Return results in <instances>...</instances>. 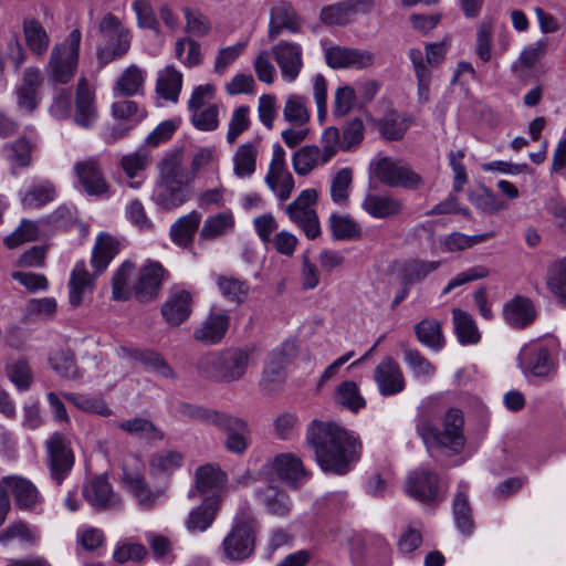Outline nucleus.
<instances>
[{"label":"nucleus","instance_id":"1","mask_svg":"<svg viewBox=\"0 0 566 566\" xmlns=\"http://www.w3.org/2000/svg\"><path fill=\"white\" fill-rule=\"evenodd\" d=\"M306 443L323 471L339 475L346 474L361 453L358 436L331 421L313 420L306 430Z\"/></svg>","mask_w":566,"mask_h":566},{"label":"nucleus","instance_id":"2","mask_svg":"<svg viewBox=\"0 0 566 566\" xmlns=\"http://www.w3.org/2000/svg\"><path fill=\"white\" fill-rule=\"evenodd\" d=\"M119 252L118 241L107 233L97 237L92 251V266L95 275L91 274L84 261L76 262L69 281V302L72 306H80L87 293H92L95 285V276L103 273L111 261Z\"/></svg>","mask_w":566,"mask_h":566},{"label":"nucleus","instance_id":"3","mask_svg":"<svg viewBox=\"0 0 566 566\" xmlns=\"http://www.w3.org/2000/svg\"><path fill=\"white\" fill-rule=\"evenodd\" d=\"M250 360L251 350L248 348L216 350L198 359L197 370L205 379L230 384L245 376Z\"/></svg>","mask_w":566,"mask_h":566},{"label":"nucleus","instance_id":"4","mask_svg":"<svg viewBox=\"0 0 566 566\" xmlns=\"http://www.w3.org/2000/svg\"><path fill=\"white\" fill-rule=\"evenodd\" d=\"M464 418L460 409L450 408L443 419V430L432 423V416L423 412L417 419L416 429L427 449L444 448L453 453H460L464 447Z\"/></svg>","mask_w":566,"mask_h":566},{"label":"nucleus","instance_id":"5","mask_svg":"<svg viewBox=\"0 0 566 566\" xmlns=\"http://www.w3.org/2000/svg\"><path fill=\"white\" fill-rule=\"evenodd\" d=\"M82 34L74 29L66 39L55 43L45 66L50 85H65L74 77L78 64V51Z\"/></svg>","mask_w":566,"mask_h":566},{"label":"nucleus","instance_id":"6","mask_svg":"<svg viewBox=\"0 0 566 566\" xmlns=\"http://www.w3.org/2000/svg\"><path fill=\"white\" fill-rule=\"evenodd\" d=\"M98 31L105 41V45L97 51L101 63H111L129 51L132 34L114 14L107 13L102 19Z\"/></svg>","mask_w":566,"mask_h":566},{"label":"nucleus","instance_id":"7","mask_svg":"<svg viewBox=\"0 0 566 566\" xmlns=\"http://www.w3.org/2000/svg\"><path fill=\"white\" fill-rule=\"evenodd\" d=\"M370 168L375 178L388 187L416 190L423 186V179L419 174L390 157L373 160Z\"/></svg>","mask_w":566,"mask_h":566},{"label":"nucleus","instance_id":"8","mask_svg":"<svg viewBox=\"0 0 566 566\" xmlns=\"http://www.w3.org/2000/svg\"><path fill=\"white\" fill-rule=\"evenodd\" d=\"M317 192L314 189H305L295 200L284 207L289 219L301 228L307 239L314 240L321 234V226L315 205Z\"/></svg>","mask_w":566,"mask_h":566},{"label":"nucleus","instance_id":"9","mask_svg":"<svg viewBox=\"0 0 566 566\" xmlns=\"http://www.w3.org/2000/svg\"><path fill=\"white\" fill-rule=\"evenodd\" d=\"M255 534L254 520L243 517L238 520L222 542V548L227 558L243 560L254 552Z\"/></svg>","mask_w":566,"mask_h":566},{"label":"nucleus","instance_id":"10","mask_svg":"<svg viewBox=\"0 0 566 566\" xmlns=\"http://www.w3.org/2000/svg\"><path fill=\"white\" fill-rule=\"evenodd\" d=\"M45 449L51 476L61 484L74 465L71 441L61 432H54L45 441Z\"/></svg>","mask_w":566,"mask_h":566},{"label":"nucleus","instance_id":"11","mask_svg":"<svg viewBox=\"0 0 566 566\" xmlns=\"http://www.w3.org/2000/svg\"><path fill=\"white\" fill-rule=\"evenodd\" d=\"M264 182L281 201L287 200L294 190V178L286 169L285 150L280 144L273 145L272 159Z\"/></svg>","mask_w":566,"mask_h":566},{"label":"nucleus","instance_id":"12","mask_svg":"<svg viewBox=\"0 0 566 566\" xmlns=\"http://www.w3.org/2000/svg\"><path fill=\"white\" fill-rule=\"evenodd\" d=\"M302 20L294 6L286 0L273 1L270 7L268 38L274 41L282 33L296 34L301 31Z\"/></svg>","mask_w":566,"mask_h":566},{"label":"nucleus","instance_id":"13","mask_svg":"<svg viewBox=\"0 0 566 566\" xmlns=\"http://www.w3.org/2000/svg\"><path fill=\"white\" fill-rule=\"evenodd\" d=\"M271 53L280 69L283 81L287 83L295 82L304 66L301 44L281 40L272 46Z\"/></svg>","mask_w":566,"mask_h":566},{"label":"nucleus","instance_id":"14","mask_svg":"<svg viewBox=\"0 0 566 566\" xmlns=\"http://www.w3.org/2000/svg\"><path fill=\"white\" fill-rule=\"evenodd\" d=\"M375 7V0H344L322 8L319 19L327 25H344L357 14L369 13Z\"/></svg>","mask_w":566,"mask_h":566},{"label":"nucleus","instance_id":"15","mask_svg":"<svg viewBox=\"0 0 566 566\" xmlns=\"http://www.w3.org/2000/svg\"><path fill=\"white\" fill-rule=\"evenodd\" d=\"M374 380L382 397L396 396L406 388L400 365L390 356L384 357L374 369Z\"/></svg>","mask_w":566,"mask_h":566},{"label":"nucleus","instance_id":"16","mask_svg":"<svg viewBox=\"0 0 566 566\" xmlns=\"http://www.w3.org/2000/svg\"><path fill=\"white\" fill-rule=\"evenodd\" d=\"M326 64L332 69H366L374 64L375 55L367 50L329 46L324 50Z\"/></svg>","mask_w":566,"mask_h":566},{"label":"nucleus","instance_id":"17","mask_svg":"<svg viewBox=\"0 0 566 566\" xmlns=\"http://www.w3.org/2000/svg\"><path fill=\"white\" fill-rule=\"evenodd\" d=\"M518 364L525 375L547 377L555 367L551 350L541 344H531L522 348Z\"/></svg>","mask_w":566,"mask_h":566},{"label":"nucleus","instance_id":"18","mask_svg":"<svg viewBox=\"0 0 566 566\" xmlns=\"http://www.w3.org/2000/svg\"><path fill=\"white\" fill-rule=\"evenodd\" d=\"M157 169L159 180L188 186L193 181V172H189L185 166L182 148L166 151L158 160Z\"/></svg>","mask_w":566,"mask_h":566},{"label":"nucleus","instance_id":"19","mask_svg":"<svg viewBox=\"0 0 566 566\" xmlns=\"http://www.w3.org/2000/svg\"><path fill=\"white\" fill-rule=\"evenodd\" d=\"M82 493L96 510H116L120 506V497L113 491L106 475H97L87 481Z\"/></svg>","mask_w":566,"mask_h":566},{"label":"nucleus","instance_id":"20","mask_svg":"<svg viewBox=\"0 0 566 566\" xmlns=\"http://www.w3.org/2000/svg\"><path fill=\"white\" fill-rule=\"evenodd\" d=\"M98 119V109L94 91L85 77H81L76 85L75 113L73 122L85 129L92 128Z\"/></svg>","mask_w":566,"mask_h":566},{"label":"nucleus","instance_id":"21","mask_svg":"<svg viewBox=\"0 0 566 566\" xmlns=\"http://www.w3.org/2000/svg\"><path fill=\"white\" fill-rule=\"evenodd\" d=\"M293 350L294 346L290 343H285L270 353L261 380L265 390L273 391L277 385L284 381L286 377L285 368Z\"/></svg>","mask_w":566,"mask_h":566},{"label":"nucleus","instance_id":"22","mask_svg":"<svg viewBox=\"0 0 566 566\" xmlns=\"http://www.w3.org/2000/svg\"><path fill=\"white\" fill-rule=\"evenodd\" d=\"M406 492L423 503L437 501L439 497L438 475L427 469H418L408 475Z\"/></svg>","mask_w":566,"mask_h":566},{"label":"nucleus","instance_id":"23","mask_svg":"<svg viewBox=\"0 0 566 566\" xmlns=\"http://www.w3.org/2000/svg\"><path fill=\"white\" fill-rule=\"evenodd\" d=\"M166 270L159 262L147 261L138 270L137 300L148 302L157 297Z\"/></svg>","mask_w":566,"mask_h":566},{"label":"nucleus","instance_id":"24","mask_svg":"<svg viewBox=\"0 0 566 566\" xmlns=\"http://www.w3.org/2000/svg\"><path fill=\"white\" fill-rule=\"evenodd\" d=\"M74 170L87 195L103 196L108 193L109 186L96 159L90 158L78 161L75 164Z\"/></svg>","mask_w":566,"mask_h":566},{"label":"nucleus","instance_id":"25","mask_svg":"<svg viewBox=\"0 0 566 566\" xmlns=\"http://www.w3.org/2000/svg\"><path fill=\"white\" fill-rule=\"evenodd\" d=\"M161 315L170 326H179L185 323L192 312V298L185 290H174L161 305Z\"/></svg>","mask_w":566,"mask_h":566},{"label":"nucleus","instance_id":"26","mask_svg":"<svg viewBox=\"0 0 566 566\" xmlns=\"http://www.w3.org/2000/svg\"><path fill=\"white\" fill-rule=\"evenodd\" d=\"M273 470L277 476L292 488H298L311 476L302 460L293 453H282L275 457Z\"/></svg>","mask_w":566,"mask_h":566},{"label":"nucleus","instance_id":"27","mask_svg":"<svg viewBox=\"0 0 566 566\" xmlns=\"http://www.w3.org/2000/svg\"><path fill=\"white\" fill-rule=\"evenodd\" d=\"M190 199V189L188 185H177L156 180L151 200L154 203L165 210H172Z\"/></svg>","mask_w":566,"mask_h":566},{"label":"nucleus","instance_id":"28","mask_svg":"<svg viewBox=\"0 0 566 566\" xmlns=\"http://www.w3.org/2000/svg\"><path fill=\"white\" fill-rule=\"evenodd\" d=\"M230 325V317L224 312H211L195 329L193 338L205 345H214L222 340Z\"/></svg>","mask_w":566,"mask_h":566},{"label":"nucleus","instance_id":"29","mask_svg":"<svg viewBox=\"0 0 566 566\" xmlns=\"http://www.w3.org/2000/svg\"><path fill=\"white\" fill-rule=\"evenodd\" d=\"M138 270L132 261H125L116 270L112 279V294L115 301L137 298Z\"/></svg>","mask_w":566,"mask_h":566},{"label":"nucleus","instance_id":"30","mask_svg":"<svg viewBox=\"0 0 566 566\" xmlns=\"http://www.w3.org/2000/svg\"><path fill=\"white\" fill-rule=\"evenodd\" d=\"M261 139L254 138L239 145L232 156L233 174L239 179L250 178L256 170Z\"/></svg>","mask_w":566,"mask_h":566},{"label":"nucleus","instance_id":"31","mask_svg":"<svg viewBox=\"0 0 566 566\" xmlns=\"http://www.w3.org/2000/svg\"><path fill=\"white\" fill-rule=\"evenodd\" d=\"M2 482L7 484L21 510L32 511L41 502L38 489L28 479L12 475L2 478Z\"/></svg>","mask_w":566,"mask_h":566},{"label":"nucleus","instance_id":"32","mask_svg":"<svg viewBox=\"0 0 566 566\" xmlns=\"http://www.w3.org/2000/svg\"><path fill=\"white\" fill-rule=\"evenodd\" d=\"M117 355L120 358H127L142 363L145 367L159 374L165 378H175V373L164 357L153 350H142L138 348H129L120 346L117 349Z\"/></svg>","mask_w":566,"mask_h":566},{"label":"nucleus","instance_id":"33","mask_svg":"<svg viewBox=\"0 0 566 566\" xmlns=\"http://www.w3.org/2000/svg\"><path fill=\"white\" fill-rule=\"evenodd\" d=\"M361 208L373 218L388 219L400 214L403 203L392 196L368 193L361 202Z\"/></svg>","mask_w":566,"mask_h":566},{"label":"nucleus","instance_id":"34","mask_svg":"<svg viewBox=\"0 0 566 566\" xmlns=\"http://www.w3.org/2000/svg\"><path fill=\"white\" fill-rule=\"evenodd\" d=\"M122 485L134 495L138 505L143 509H149L154 505L156 495L148 488L138 470L125 464L123 467Z\"/></svg>","mask_w":566,"mask_h":566},{"label":"nucleus","instance_id":"35","mask_svg":"<svg viewBox=\"0 0 566 566\" xmlns=\"http://www.w3.org/2000/svg\"><path fill=\"white\" fill-rule=\"evenodd\" d=\"M219 510V499L208 496L202 504L192 509L185 522L186 528L190 533L207 531L213 523Z\"/></svg>","mask_w":566,"mask_h":566},{"label":"nucleus","instance_id":"36","mask_svg":"<svg viewBox=\"0 0 566 566\" xmlns=\"http://www.w3.org/2000/svg\"><path fill=\"white\" fill-rule=\"evenodd\" d=\"M224 418L229 422L227 421V424H217L216 427L228 432L226 448L232 453L242 454L249 446L248 424L242 419L227 412H224Z\"/></svg>","mask_w":566,"mask_h":566},{"label":"nucleus","instance_id":"37","mask_svg":"<svg viewBox=\"0 0 566 566\" xmlns=\"http://www.w3.org/2000/svg\"><path fill=\"white\" fill-rule=\"evenodd\" d=\"M408 55L417 78L418 102L426 104L430 101V88L432 83L431 70L424 64L423 53L420 49H410Z\"/></svg>","mask_w":566,"mask_h":566},{"label":"nucleus","instance_id":"38","mask_svg":"<svg viewBox=\"0 0 566 566\" xmlns=\"http://www.w3.org/2000/svg\"><path fill=\"white\" fill-rule=\"evenodd\" d=\"M201 221V214L192 210L188 214L180 217L170 227L171 241L181 248H187L193 240Z\"/></svg>","mask_w":566,"mask_h":566},{"label":"nucleus","instance_id":"39","mask_svg":"<svg viewBox=\"0 0 566 566\" xmlns=\"http://www.w3.org/2000/svg\"><path fill=\"white\" fill-rule=\"evenodd\" d=\"M55 187L50 180H35L24 192H20L21 205L24 209H38L55 198Z\"/></svg>","mask_w":566,"mask_h":566},{"label":"nucleus","instance_id":"40","mask_svg":"<svg viewBox=\"0 0 566 566\" xmlns=\"http://www.w3.org/2000/svg\"><path fill=\"white\" fill-rule=\"evenodd\" d=\"M182 87V74L174 66L167 65L157 74L156 93L172 103H177Z\"/></svg>","mask_w":566,"mask_h":566},{"label":"nucleus","instance_id":"41","mask_svg":"<svg viewBox=\"0 0 566 566\" xmlns=\"http://www.w3.org/2000/svg\"><path fill=\"white\" fill-rule=\"evenodd\" d=\"M22 29L29 50L35 55H44L50 45V36L40 21L32 17L24 18Z\"/></svg>","mask_w":566,"mask_h":566},{"label":"nucleus","instance_id":"42","mask_svg":"<svg viewBox=\"0 0 566 566\" xmlns=\"http://www.w3.org/2000/svg\"><path fill=\"white\" fill-rule=\"evenodd\" d=\"M505 321L515 328H523L535 319V310L528 298L517 296L503 310Z\"/></svg>","mask_w":566,"mask_h":566},{"label":"nucleus","instance_id":"43","mask_svg":"<svg viewBox=\"0 0 566 566\" xmlns=\"http://www.w3.org/2000/svg\"><path fill=\"white\" fill-rule=\"evenodd\" d=\"M468 489V483L461 482L453 500V516L457 527L463 535L467 536L471 535L474 530L471 506L467 494Z\"/></svg>","mask_w":566,"mask_h":566},{"label":"nucleus","instance_id":"44","mask_svg":"<svg viewBox=\"0 0 566 566\" xmlns=\"http://www.w3.org/2000/svg\"><path fill=\"white\" fill-rule=\"evenodd\" d=\"M399 347L403 354V360L415 379L428 381L436 374V366L427 359L418 349L410 348L401 342Z\"/></svg>","mask_w":566,"mask_h":566},{"label":"nucleus","instance_id":"45","mask_svg":"<svg viewBox=\"0 0 566 566\" xmlns=\"http://www.w3.org/2000/svg\"><path fill=\"white\" fill-rule=\"evenodd\" d=\"M227 475L219 468L210 464L202 465L196 471V486L202 494L211 493L213 497L223 489Z\"/></svg>","mask_w":566,"mask_h":566},{"label":"nucleus","instance_id":"46","mask_svg":"<svg viewBox=\"0 0 566 566\" xmlns=\"http://www.w3.org/2000/svg\"><path fill=\"white\" fill-rule=\"evenodd\" d=\"M146 71L132 64L124 70L114 85V94L119 96H134L138 94L145 83Z\"/></svg>","mask_w":566,"mask_h":566},{"label":"nucleus","instance_id":"47","mask_svg":"<svg viewBox=\"0 0 566 566\" xmlns=\"http://www.w3.org/2000/svg\"><path fill=\"white\" fill-rule=\"evenodd\" d=\"M234 229V218L231 211H223L208 217L200 230V238L212 241L219 237L232 232Z\"/></svg>","mask_w":566,"mask_h":566},{"label":"nucleus","instance_id":"48","mask_svg":"<svg viewBox=\"0 0 566 566\" xmlns=\"http://www.w3.org/2000/svg\"><path fill=\"white\" fill-rule=\"evenodd\" d=\"M258 497L264 505L268 513L274 516L285 517L291 512L292 504L290 497L283 491H279L272 486H266L258 492Z\"/></svg>","mask_w":566,"mask_h":566},{"label":"nucleus","instance_id":"49","mask_svg":"<svg viewBox=\"0 0 566 566\" xmlns=\"http://www.w3.org/2000/svg\"><path fill=\"white\" fill-rule=\"evenodd\" d=\"M317 145H305L293 154L292 166L298 176H307L314 169L325 165Z\"/></svg>","mask_w":566,"mask_h":566},{"label":"nucleus","instance_id":"50","mask_svg":"<svg viewBox=\"0 0 566 566\" xmlns=\"http://www.w3.org/2000/svg\"><path fill=\"white\" fill-rule=\"evenodd\" d=\"M115 424L123 431L134 437L157 441L164 439V433L148 419L135 417L124 421H116Z\"/></svg>","mask_w":566,"mask_h":566},{"label":"nucleus","instance_id":"51","mask_svg":"<svg viewBox=\"0 0 566 566\" xmlns=\"http://www.w3.org/2000/svg\"><path fill=\"white\" fill-rule=\"evenodd\" d=\"M545 280L549 292L566 306V256L548 266Z\"/></svg>","mask_w":566,"mask_h":566},{"label":"nucleus","instance_id":"52","mask_svg":"<svg viewBox=\"0 0 566 566\" xmlns=\"http://www.w3.org/2000/svg\"><path fill=\"white\" fill-rule=\"evenodd\" d=\"M418 340L434 352L443 347V336L440 323L434 318H426L415 326Z\"/></svg>","mask_w":566,"mask_h":566},{"label":"nucleus","instance_id":"53","mask_svg":"<svg viewBox=\"0 0 566 566\" xmlns=\"http://www.w3.org/2000/svg\"><path fill=\"white\" fill-rule=\"evenodd\" d=\"M62 396L82 411L103 417H108L113 413L105 400L101 397L78 392H62Z\"/></svg>","mask_w":566,"mask_h":566},{"label":"nucleus","instance_id":"54","mask_svg":"<svg viewBox=\"0 0 566 566\" xmlns=\"http://www.w3.org/2000/svg\"><path fill=\"white\" fill-rule=\"evenodd\" d=\"M181 416L199 421L206 424H227L229 420L224 418V412L195 406L188 402H181L178 407Z\"/></svg>","mask_w":566,"mask_h":566},{"label":"nucleus","instance_id":"55","mask_svg":"<svg viewBox=\"0 0 566 566\" xmlns=\"http://www.w3.org/2000/svg\"><path fill=\"white\" fill-rule=\"evenodd\" d=\"M440 266L438 261L411 260L403 264L401 279L405 285H413L424 280L430 273Z\"/></svg>","mask_w":566,"mask_h":566},{"label":"nucleus","instance_id":"56","mask_svg":"<svg viewBox=\"0 0 566 566\" xmlns=\"http://www.w3.org/2000/svg\"><path fill=\"white\" fill-rule=\"evenodd\" d=\"M409 126L408 118L395 111L388 112L379 122L381 136L389 140L401 139Z\"/></svg>","mask_w":566,"mask_h":566},{"label":"nucleus","instance_id":"57","mask_svg":"<svg viewBox=\"0 0 566 566\" xmlns=\"http://www.w3.org/2000/svg\"><path fill=\"white\" fill-rule=\"evenodd\" d=\"M454 329L461 344H474L480 339V333L471 315L467 312L453 310Z\"/></svg>","mask_w":566,"mask_h":566},{"label":"nucleus","instance_id":"58","mask_svg":"<svg viewBox=\"0 0 566 566\" xmlns=\"http://www.w3.org/2000/svg\"><path fill=\"white\" fill-rule=\"evenodd\" d=\"M182 454L174 450H163L151 455L149 461L153 474H171L182 465Z\"/></svg>","mask_w":566,"mask_h":566},{"label":"nucleus","instance_id":"59","mask_svg":"<svg viewBox=\"0 0 566 566\" xmlns=\"http://www.w3.org/2000/svg\"><path fill=\"white\" fill-rule=\"evenodd\" d=\"M335 399L339 405L354 412H357L366 405L365 398L359 394L358 386L350 380H345L337 386Z\"/></svg>","mask_w":566,"mask_h":566},{"label":"nucleus","instance_id":"60","mask_svg":"<svg viewBox=\"0 0 566 566\" xmlns=\"http://www.w3.org/2000/svg\"><path fill=\"white\" fill-rule=\"evenodd\" d=\"M353 184V171L350 168L339 169L331 180V197L332 200L339 205L346 206L348 203L349 191Z\"/></svg>","mask_w":566,"mask_h":566},{"label":"nucleus","instance_id":"61","mask_svg":"<svg viewBox=\"0 0 566 566\" xmlns=\"http://www.w3.org/2000/svg\"><path fill=\"white\" fill-rule=\"evenodd\" d=\"M50 361L53 370L63 378L74 380L82 377L75 355L70 350H57L51 356Z\"/></svg>","mask_w":566,"mask_h":566},{"label":"nucleus","instance_id":"62","mask_svg":"<svg viewBox=\"0 0 566 566\" xmlns=\"http://www.w3.org/2000/svg\"><path fill=\"white\" fill-rule=\"evenodd\" d=\"M329 228L335 240L352 241L361 238L360 227L345 216L332 214Z\"/></svg>","mask_w":566,"mask_h":566},{"label":"nucleus","instance_id":"63","mask_svg":"<svg viewBox=\"0 0 566 566\" xmlns=\"http://www.w3.org/2000/svg\"><path fill=\"white\" fill-rule=\"evenodd\" d=\"M285 120L294 125H304L310 119V112L306 107V98L297 94H290L286 97L283 109Z\"/></svg>","mask_w":566,"mask_h":566},{"label":"nucleus","instance_id":"64","mask_svg":"<svg viewBox=\"0 0 566 566\" xmlns=\"http://www.w3.org/2000/svg\"><path fill=\"white\" fill-rule=\"evenodd\" d=\"M217 284L221 294L234 303H241L249 293L248 284L237 277L219 275Z\"/></svg>","mask_w":566,"mask_h":566}]
</instances>
